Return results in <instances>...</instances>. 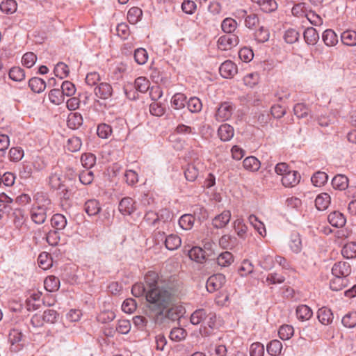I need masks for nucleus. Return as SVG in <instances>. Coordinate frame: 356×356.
Returning a JSON list of instances; mask_svg holds the SVG:
<instances>
[{"label":"nucleus","mask_w":356,"mask_h":356,"mask_svg":"<svg viewBox=\"0 0 356 356\" xmlns=\"http://www.w3.org/2000/svg\"><path fill=\"white\" fill-rule=\"evenodd\" d=\"M147 308L155 315H162L176 301V290L168 284L148 289L146 293Z\"/></svg>","instance_id":"obj_1"},{"label":"nucleus","mask_w":356,"mask_h":356,"mask_svg":"<svg viewBox=\"0 0 356 356\" xmlns=\"http://www.w3.org/2000/svg\"><path fill=\"white\" fill-rule=\"evenodd\" d=\"M216 314L205 309H198L191 316V323L193 325L202 323L200 332L202 336H209L215 327Z\"/></svg>","instance_id":"obj_2"},{"label":"nucleus","mask_w":356,"mask_h":356,"mask_svg":"<svg viewBox=\"0 0 356 356\" xmlns=\"http://www.w3.org/2000/svg\"><path fill=\"white\" fill-rule=\"evenodd\" d=\"M10 343V349L12 352L17 353L21 350L24 346L23 334L17 329H13L10 331L8 335Z\"/></svg>","instance_id":"obj_3"},{"label":"nucleus","mask_w":356,"mask_h":356,"mask_svg":"<svg viewBox=\"0 0 356 356\" xmlns=\"http://www.w3.org/2000/svg\"><path fill=\"white\" fill-rule=\"evenodd\" d=\"M226 282L225 276L218 273L210 276L206 283L207 290L209 293H213L221 289Z\"/></svg>","instance_id":"obj_4"},{"label":"nucleus","mask_w":356,"mask_h":356,"mask_svg":"<svg viewBox=\"0 0 356 356\" xmlns=\"http://www.w3.org/2000/svg\"><path fill=\"white\" fill-rule=\"evenodd\" d=\"M233 111L234 106L231 103L227 102L221 103L216 112L215 118L219 122L226 121L230 118Z\"/></svg>","instance_id":"obj_5"},{"label":"nucleus","mask_w":356,"mask_h":356,"mask_svg":"<svg viewBox=\"0 0 356 356\" xmlns=\"http://www.w3.org/2000/svg\"><path fill=\"white\" fill-rule=\"evenodd\" d=\"M239 42L238 37L235 34H225L220 36L218 40V45L221 50H228L236 47Z\"/></svg>","instance_id":"obj_6"},{"label":"nucleus","mask_w":356,"mask_h":356,"mask_svg":"<svg viewBox=\"0 0 356 356\" xmlns=\"http://www.w3.org/2000/svg\"><path fill=\"white\" fill-rule=\"evenodd\" d=\"M351 273V267L346 261H339L334 264L332 268V273L334 276H339L347 278Z\"/></svg>","instance_id":"obj_7"},{"label":"nucleus","mask_w":356,"mask_h":356,"mask_svg":"<svg viewBox=\"0 0 356 356\" xmlns=\"http://www.w3.org/2000/svg\"><path fill=\"white\" fill-rule=\"evenodd\" d=\"M49 209L42 207L33 206L30 211L32 221L35 224H42L45 222Z\"/></svg>","instance_id":"obj_8"},{"label":"nucleus","mask_w":356,"mask_h":356,"mask_svg":"<svg viewBox=\"0 0 356 356\" xmlns=\"http://www.w3.org/2000/svg\"><path fill=\"white\" fill-rule=\"evenodd\" d=\"M219 72L222 77L229 79L233 77L237 73L238 69L234 62L227 60L221 64Z\"/></svg>","instance_id":"obj_9"},{"label":"nucleus","mask_w":356,"mask_h":356,"mask_svg":"<svg viewBox=\"0 0 356 356\" xmlns=\"http://www.w3.org/2000/svg\"><path fill=\"white\" fill-rule=\"evenodd\" d=\"M65 180L60 172L56 170L51 172L49 177V183L51 187L54 189H63V191H68V188L65 186Z\"/></svg>","instance_id":"obj_10"},{"label":"nucleus","mask_w":356,"mask_h":356,"mask_svg":"<svg viewBox=\"0 0 356 356\" xmlns=\"http://www.w3.org/2000/svg\"><path fill=\"white\" fill-rule=\"evenodd\" d=\"M145 282L147 290L157 288L161 285L167 284L163 281L160 280L158 273L154 271H149L146 273L145 276Z\"/></svg>","instance_id":"obj_11"},{"label":"nucleus","mask_w":356,"mask_h":356,"mask_svg":"<svg viewBox=\"0 0 356 356\" xmlns=\"http://www.w3.org/2000/svg\"><path fill=\"white\" fill-rule=\"evenodd\" d=\"M95 94L97 97L102 99H109L113 94L112 86L108 83H100L95 88Z\"/></svg>","instance_id":"obj_12"},{"label":"nucleus","mask_w":356,"mask_h":356,"mask_svg":"<svg viewBox=\"0 0 356 356\" xmlns=\"http://www.w3.org/2000/svg\"><path fill=\"white\" fill-rule=\"evenodd\" d=\"M300 180V175L298 171L291 170L284 175L282 178V184L285 187H293L296 186Z\"/></svg>","instance_id":"obj_13"},{"label":"nucleus","mask_w":356,"mask_h":356,"mask_svg":"<svg viewBox=\"0 0 356 356\" xmlns=\"http://www.w3.org/2000/svg\"><path fill=\"white\" fill-rule=\"evenodd\" d=\"M120 212L123 215H131L136 210L135 202L129 197L121 200L118 207Z\"/></svg>","instance_id":"obj_14"},{"label":"nucleus","mask_w":356,"mask_h":356,"mask_svg":"<svg viewBox=\"0 0 356 356\" xmlns=\"http://www.w3.org/2000/svg\"><path fill=\"white\" fill-rule=\"evenodd\" d=\"M231 219V212L229 210L223 211L220 214L216 216L212 220V225L217 229L225 227Z\"/></svg>","instance_id":"obj_15"},{"label":"nucleus","mask_w":356,"mask_h":356,"mask_svg":"<svg viewBox=\"0 0 356 356\" xmlns=\"http://www.w3.org/2000/svg\"><path fill=\"white\" fill-rule=\"evenodd\" d=\"M41 293L33 292L26 300V307L28 311L33 312L40 308L41 305Z\"/></svg>","instance_id":"obj_16"},{"label":"nucleus","mask_w":356,"mask_h":356,"mask_svg":"<svg viewBox=\"0 0 356 356\" xmlns=\"http://www.w3.org/2000/svg\"><path fill=\"white\" fill-rule=\"evenodd\" d=\"M327 220L330 225L335 227H343L346 222L345 216L338 211L331 212L327 216Z\"/></svg>","instance_id":"obj_17"},{"label":"nucleus","mask_w":356,"mask_h":356,"mask_svg":"<svg viewBox=\"0 0 356 356\" xmlns=\"http://www.w3.org/2000/svg\"><path fill=\"white\" fill-rule=\"evenodd\" d=\"M35 203L33 206L42 207L46 209H51V202L47 193L38 192L34 196Z\"/></svg>","instance_id":"obj_18"},{"label":"nucleus","mask_w":356,"mask_h":356,"mask_svg":"<svg viewBox=\"0 0 356 356\" xmlns=\"http://www.w3.org/2000/svg\"><path fill=\"white\" fill-rule=\"evenodd\" d=\"M317 318L321 323L327 325L332 323L334 316L330 309L323 307L318 310Z\"/></svg>","instance_id":"obj_19"},{"label":"nucleus","mask_w":356,"mask_h":356,"mask_svg":"<svg viewBox=\"0 0 356 356\" xmlns=\"http://www.w3.org/2000/svg\"><path fill=\"white\" fill-rule=\"evenodd\" d=\"M348 178L342 174L335 175L332 179V186L336 190L344 191L348 188Z\"/></svg>","instance_id":"obj_20"},{"label":"nucleus","mask_w":356,"mask_h":356,"mask_svg":"<svg viewBox=\"0 0 356 356\" xmlns=\"http://www.w3.org/2000/svg\"><path fill=\"white\" fill-rule=\"evenodd\" d=\"M218 134L221 140L229 141L233 138L234 130L231 125L223 124L218 128Z\"/></svg>","instance_id":"obj_21"},{"label":"nucleus","mask_w":356,"mask_h":356,"mask_svg":"<svg viewBox=\"0 0 356 356\" xmlns=\"http://www.w3.org/2000/svg\"><path fill=\"white\" fill-rule=\"evenodd\" d=\"M331 197L327 193H322L317 195L315 200V205L318 210L324 211L330 205Z\"/></svg>","instance_id":"obj_22"},{"label":"nucleus","mask_w":356,"mask_h":356,"mask_svg":"<svg viewBox=\"0 0 356 356\" xmlns=\"http://www.w3.org/2000/svg\"><path fill=\"white\" fill-rule=\"evenodd\" d=\"M303 37L305 42L309 45L316 44L319 39L318 32L313 27L306 29L303 33Z\"/></svg>","instance_id":"obj_23"},{"label":"nucleus","mask_w":356,"mask_h":356,"mask_svg":"<svg viewBox=\"0 0 356 356\" xmlns=\"http://www.w3.org/2000/svg\"><path fill=\"white\" fill-rule=\"evenodd\" d=\"M29 87L33 92L40 93L44 90L46 83L41 78L33 77L29 81Z\"/></svg>","instance_id":"obj_24"},{"label":"nucleus","mask_w":356,"mask_h":356,"mask_svg":"<svg viewBox=\"0 0 356 356\" xmlns=\"http://www.w3.org/2000/svg\"><path fill=\"white\" fill-rule=\"evenodd\" d=\"M243 165L247 170L257 172L260 168L261 163L255 156H250L243 160Z\"/></svg>","instance_id":"obj_25"},{"label":"nucleus","mask_w":356,"mask_h":356,"mask_svg":"<svg viewBox=\"0 0 356 356\" xmlns=\"http://www.w3.org/2000/svg\"><path fill=\"white\" fill-rule=\"evenodd\" d=\"M296 313L297 318L302 321L310 319L313 314L311 308L306 305H300L298 306Z\"/></svg>","instance_id":"obj_26"},{"label":"nucleus","mask_w":356,"mask_h":356,"mask_svg":"<svg viewBox=\"0 0 356 356\" xmlns=\"http://www.w3.org/2000/svg\"><path fill=\"white\" fill-rule=\"evenodd\" d=\"M84 210L89 216H95L101 211L99 203L95 199H91L86 202Z\"/></svg>","instance_id":"obj_27"},{"label":"nucleus","mask_w":356,"mask_h":356,"mask_svg":"<svg viewBox=\"0 0 356 356\" xmlns=\"http://www.w3.org/2000/svg\"><path fill=\"white\" fill-rule=\"evenodd\" d=\"M348 279L339 276H334L330 282V288L331 290L334 291H339L344 289L348 285Z\"/></svg>","instance_id":"obj_28"},{"label":"nucleus","mask_w":356,"mask_h":356,"mask_svg":"<svg viewBox=\"0 0 356 356\" xmlns=\"http://www.w3.org/2000/svg\"><path fill=\"white\" fill-rule=\"evenodd\" d=\"M322 38L325 45L328 47L335 46L338 42L337 35L332 29L325 30L323 33Z\"/></svg>","instance_id":"obj_29"},{"label":"nucleus","mask_w":356,"mask_h":356,"mask_svg":"<svg viewBox=\"0 0 356 356\" xmlns=\"http://www.w3.org/2000/svg\"><path fill=\"white\" fill-rule=\"evenodd\" d=\"M282 343L280 341L275 339L270 341L266 346L268 353L271 356H279L282 350Z\"/></svg>","instance_id":"obj_30"},{"label":"nucleus","mask_w":356,"mask_h":356,"mask_svg":"<svg viewBox=\"0 0 356 356\" xmlns=\"http://www.w3.org/2000/svg\"><path fill=\"white\" fill-rule=\"evenodd\" d=\"M51 226L56 230H62L67 225V219L60 213L54 214L51 219Z\"/></svg>","instance_id":"obj_31"},{"label":"nucleus","mask_w":356,"mask_h":356,"mask_svg":"<svg viewBox=\"0 0 356 356\" xmlns=\"http://www.w3.org/2000/svg\"><path fill=\"white\" fill-rule=\"evenodd\" d=\"M181 244L180 237L176 234H170L165 237V245L169 250H177Z\"/></svg>","instance_id":"obj_32"},{"label":"nucleus","mask_w":356,"mask_h":356,"mask_svg":"<svg viewBox=\"0 0 356 356\" xmlns=\"http://www.w3.org/2000/svg\"><path fill=\"white\" fill-rule=\"evenodd\" d=\"M341 42L346 46L353 47L356 45V31L348 30L341 35Z\"/></svg>","instance_id":"obj_33"},{"label":"nucleus","mask_w":356,"mask_h":356,"mask_svg":"<svg viewBox=\"0 0 356 356\" xmlns=\"http://www.w3.org/2000/svg\"><path fill=\"white\" fill-rule=\"evenodd\" d=\"M17 9V3L15 0H3L0 4V10L6 15L15 13Z\"/></svg>","instance_id":"obj_34"},{"label":"nucleus","mask_w":356,"mask_h":356,"mask_svg":"<svg viewBox=\"0 0 356 356\" xmlns=\"http://www.w3.org/2000/svg\"><path fill=\"white\" fill-rule=\"evenodd\" d=\"M44 285L47 291L50 292L56 291L60 287V280L54 275L48 276L44 281Z\"/></svg>","instance_id":"obj_35"},{"label":"nucleus","mask_w":356,"mask_h":356,"mask_svg":"<svg viewBox=\"0 0 356 356\" xmlns=\"http://www.w3.org/2000/svg\"><path fill=\"white\" fill-rule=\"evenodd\" d=\"M194 222L195 217L191 214H184L179 219V225L184 230L191 229Z\"/></svg>","instance_id":"obj_36"},{"label":"nucleus","mask_w":356,"mask_h":356,"mask_svg":"<svg viewBox=\"0 0 356 356\" xmlns=\"http://www.w3.org/2000/svg\"><path fill=\"white\" fill-rule=\"evenodd\" d=\"M341 254L346 259L356 257V242H350L343 245Z\"/></svg>","instance_id":"obj_37"},{"label":"nucleus","mask_w":356,"mask_h":356,"mask_svg":"<svg viewBox=\"0 0 356 356\" xmlns=\"http://www.w3.org/2000/svg\"><path fill=\"white\" fill-rule=\"evenodd\" d=\"M186 104V97L183 93H176L172 97L171 104L175 109L183 108Z\"/></svg>","instance_id":"obj_38"},{"label":"nucleus","mask_w":356,"mask_h":356,"mask_svg":"<svg viewBox=\"0 0 356 356\" xmlns=\"http://www.w3.org/2000/svg\"><path fill=\"white\" fill-rule=\"evenodd\" d=\"M143 11L138 7L131 8L127 13V19L130 24H136L142 17Z\"/></svg>","instance_id":"obj_39"},{"label":"nucleus","mask_w":356,"mask_h":356,"mask_svg":"<svg viewBox=\"0 0 356 356\" xmlns=\"http://www.w3.org/2000/svg\"><path fill=\"white\" fill-rule=\"evenodd\" d=\"M327 180L328 175L325 172L321 171L315 172L311 178L312 184L315 186L318 187L323 186L325 183H327Z\"/></svg>","instance_id":"obj_40"},{"label":"nucleus","mask_w":356,"mask_h":356,"mask_svg":"<svg viewBox=\"0 0 356 356\" xmlns=\"http://www.w3.org/2000/svg\"><path fill=\"white\" fill-rule=\"evenodd\" d=\"M65 95L62 90L58 88L52 89L49 93V99L51 102L56 105H60L64 102Z\"/></svg>","instance_id":"obj_41"},{"label":"nucleus","mask_w":356,"mask_h":356,"mask_svg":"<svg viewBox=\"0 0 356 356\" xmlns=\"http://www.w3.org/2000/svg\"><path fill=\"white\" fill-rule=\"evenodd\" d=\"M135 89L141 92H146L149 88V81L144 76H139L134 81Z\"/></svg>","instance_id":"obj_42"},{"label":"nucleus","mask_w":356,"mask_h":356,"mask_svg":"<svg viewBox=\"0 0 356 356\" xmlns=\"http://www.w3.org/2000/svg\"><path fill=\"white\" fill-rule=\"evenodd\" d=\"M233 261L234 257L232 254L227 251L222 252L217 257V263L220 266H229Z\"/></svg>","instance_id":"obj_43"},{"label":"nucleus","mask_w":356,"mask_h":356,"mask_svg":"<svg viewBox=\"0 0 356 356\" xmlns=\"http://www.w3.org/2000/svg\"><path fill=\"white\" fill-rule=\"evenodd\" d=\"M289 246L291 250L295 253H298L301 251L302 241L298 233H293L291 235Z\"/></svg>","instance_id":"obj_44"},{"label":"nucleus","mask_w":356,"mask_h":356,"mask_svg":"<svg viewBox=\"0 0 356 356\" xmlns=\"http://www.w3.org/2000/svg\"><path fill=\"white\" fill-rule=\"evenodd\" d=\"M184 175L188 181H194L199 175V169L194 163H190L184 171Z\"/></svg>","instance_id":"obj_45"},{"label":"nucleus","mask_w":356,"mask_h":356,"mask_svg":"<svg viewBox=\"0 0 356 356\" xmlns=\"http://www.w3.org/2000/svg\"><path fill=\"white\" fill-rule=\"evenodd\" d=\"M83 124V118L81 114L74 113L68 116L67 125L70 128L76 129Z\"/></svg>","instance_id":"obj_46"},{"label":"nucleus","mask_w":356,"mask_h":356,"mask_svg":"<svg viewBox=\"0 0 356 356\" xmlns=\"http://www.w3.org/2000/svg\"><path fill=\"white\" fill-rule=\"evenodd\" d=\"M257 3L265 13L273 12L277 8V4L275 0H257Z\"/></svg>","instance_id":"obj_47"},{"label":"nucleus","mask_w":356,"mask_h":356,"mask_svg":"<svg viewBox=\"0 0 356 356\" xmlns=\"http://www.w3.org/2000/svg\"><path fill=\"white\" fill-rule=\"evenodd\" d=\"M186 104L188 111L191 113H199L202 108V102L196 97H191Z\"/></svg>","instance_id":"obj_48"},{"label":"nucleus","mask_w":356,"mask_h":356,"mask_svg":"<svg viewBox=\"0 0 356 356\" xmlns=\"http://www.w3.org/2000/svg\"><path fill=\"white\" fill-rule=\"evenodd\" d=\"M191 259L197 262H202L205 258L204 251L199 247H193L188 252Z\"/></svg>","instance_id":"obj_49"},{"label":"nucleus","mask_w":356,"mask_h":356,"mask_svg":"<svg viewBox=\"0 0 356 356\" xmlns=\"http://www.w3.org/2000/svg\"><path fill=\"white\" fill-rule=\"evenodd\" d=\"M60 233L58 230L51 229L45 234L46 241L51 246H56L60 241Z\"/></svg>","instance_id":"obj_50"},{"label":"nucleus","mask_w":356,"mask_h":356,"mask_svg":"<svg viewBox=\"0 0 356 356\" xmlns=\"http://www.w3.org/2000/svg\"><path fill=\"white\" fill-rule=\"evenodd\" d=\"M82 165L87 170L92 168L96 163V156L91 153H85L81 157Z\"/></svg>","instance_id":"obj_51"},{"label":"nucleus","mask_w":356,"mask_h":356,"mask_svg":"<svg viewBox=\"0 0 356 356\" xmlns=\"http://www.w3.org/2000/svg\"><path fill=\"white\" fill-rule=\"evenodd\" d=\"M186 331L181 327H175L170 332V338L175 341H180L186 338Z\"/></svg>","instance_id":"obj_52"},{"label":"nucleus","mask_w":356,"mask_h":356,"mask_svg":"<svg viewBox=\"0 0 356 356\" xmlns=\"http://www.w3.org/2000/svg\"><path fill=\"white\" fill-rule=\"evenodd\" d=\"M237 26V22L232 18L225 19L221 24L222 31L225 33L232 34Z\"/></svg>","instance_id":"obj_53"},{"label":"nucleus","mask_w":356,"mask_h":356,"mask_svg":"<svg viewBox=\"0 0 356 356\" xmlns=\"http://www.w3.org/2000/svg\"><path fill=\"white\" fill-rule=\"evenodd\" d=\"M234 229L239 237L244 238L246 234L248 227L242 218H237L234 222Z\"/></svg>","instance_id":"obj_54"},{"label":"nucleus","mask_w":356,"mask_h":356,"mask_svg":"<svg viewBox=\"0 0 356 356\" xmlns=\"http://www.w3.org/2000/svg\"><path fill=\"white\" fill-rule=\"evenodd\" d=\"M70 70L68 66L64 63L60 62L54 67V74L60 79L67 77L69 74Z\"/></svg>","instance_id":"obj_55"},{"label":"nucleus","mask_w":356,"mask_h":356,"mask_svg":"<svg viewBox=\"0 0 356 356\" xmlns=\"http://www.w3.org/2000/svg\"><path fill=\"white\" fill-rule=\"evenodd\" d=\"M294 333L293 327L289 325H282L278 331L279 336L282 340L289 339Z\"/></svg>","instance_id":"obj_56"},{"label":"nucleus","mask_w":356,"mask_h":356,"mask_svg":"<svg viewBox=\"0 0 356 356\" xmlns=\"http://www.w3.org/2000/svg\"><path fill=\"white\" fill-rule=\"evenodd\" d=\"M131 325L129 320L121 319L118 321L115 331L122 334H127L130 332Z\"/></svg>","instance_id":"obj_57"},{"label":"nucleus","mask_w":356,"mask_h":356,"mask_svg":"<svg viewBox=\"0 0 356 356\" xmlns=\"http://www.w3.org/2000/svg\"><path fill=\"white\" fill-rule=\"evenodd\" d=\"M9 77L15 81H21L25 78L24 70L19 67H14L9 72Z\"/></svg>","instance_id":"obj_58"},{"label":"nucleus","mask_w":356,"mask_h":356,"mask_svg":"<svg viewBox=\"0 0 356 356\" xmlns=\"http://www.w3.org/2000/svg\"><path fill=\"white\" fill-rule=\"evenodd\" d=\"M342 324L348 328H353L356 325V312H349L346 314L341 320Z\"/></svg>","instance_id":"obj_59"},{"label":"nucleus","mask_w":356,"mask_h":356,"mask_svg":"<svg viewBox=\"0 0 356 356\" xmlns=\"http://www.w3.org/2000/svg\"><path fill=\"white\" fill-rule=\"evenodd\" d=\"M270 36L269 31L264 26H261L256 32L254 33V38L259 42L264 43L268 40Z\"/></svg>","instance_id":"obj_60"},{"label":"nucleus","mask_w":356,"mask_h":356,"mask_svg":"<svg viewBox=\"0 0 356 356\" xmlns=\"http://www.w3.org/2000/svg\"><path fill=\"white\" fill-rule=\"evenodd\" d=\"M148 58V54L146 50L143 48H138L134 51V59L139 65L146 63Z\"/></svg>","instance_id":"obj_61"},{"label":"nucleus","mask_w":356,"mask_h":356,"mask_svg":"<svg viewBox=\"0 0 356 356\" xmlns=\"http://www.w3.org/2000/svg\"><path fill=\"white\" fill-rule=\"evenodd\" d=\"M300 37V33L295 29H289L284 34V40L287 43L293 44L296 42Z\"/></svg>","instance_id":"obj_62"},{"label":"nucleus","mask_w":356,"mask_h":356,"mask_svg":"<svg viewBox=\"0 0 356 356\" xmlns=\"http://www.w3.org/2000/svg\"><path fill=\"white\" fill-rule=\"evenodd\" d=\"M82 143L79 137H72L68 139L67 148L72 152H75L81 149Z\"/></svg>","instance_id":"obj_63"},{"label":"nucleus","mask_w":356,"mask_h":356,"mask_svg":"<svg viewBox=\"0 0 356 356\" xmlns=\"http://www.w3.org/2000/svg\"><path fill=\"white\" fill-rule=\"evenodd\" d=\"M250 356H264V346L259 342L253 343L250 348Z\"/></svg>","instance_id":"obj_64"}]
</instances>
